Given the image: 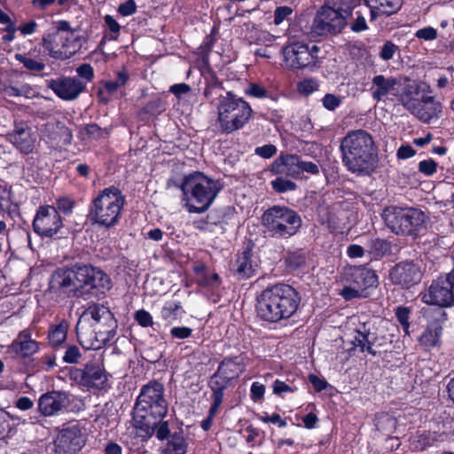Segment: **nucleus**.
Wrapping results in <instances>:
<instances>
[{
	"instance_id": "obj_1",
	"label": "nucleus",
	"mask_w": 454,
	"mask_h": 454,
	"mask_svg": "<svg viewBox=\"0 0 454 454\" xmlns=\"http://www.w3.org/2000/svg\"><path fill=\"white\" fill-rule=\"evenodd\" d=\"M346 168L357 176H371L378 167V148L372 136L364 129L348 131L340 144Z\"/></svg>"
},
{
	"instance_id": "obj_2",
	"label": "nucleus",
	"mask_w": 454,
	"mask_h": 454,
	"mask_svg": "<svg viewBox=\"0 0 454 454\" xmlns=\"http://www.w3.org/2000/svg\"><path fill=\"white\" fill-rule=\"evenodd\" d=\"M54 288H72L80 294L98 297L112 287L110 278L99 268L90 264H74L69 269H59L51 276Z\"/></svg>"
},
{
	"instance_id": "obj_3",
	"label": "nucleus",
	"mask_w": 454,
	"mask_h": 454,
	"mask_svg": "<svg viewBox=\"0 0 454 454\" xmlns=\"http://www.w3.org/2000/svg\"><path fill=\"white\" fill-rule=\"evenodd\" d=\"M300 302L301 297L294 287L278 284L262 292L257 299V314L264 321L277 323L293 317Z\"/></svg>"
},
{
	"instance_id": "obj_4",
	"label": "nucleus",
	"mask_w": 454,
	"mask_h": 454,
	"mask_svg": "<svg viewBox=\"0 0 454 454\" xmlns=\"http://www.w3.org/2000/svg\"><path fill=\"white\" fill-rule=\"evenodd\" d=\"M168 412V403L164 397V387L158 381H150L145 385L137 398L133 411V421L136 427L152 434L160 420Z\"/></svg>"
},
{
	"instance_id": "obj_5",
	"label": "nucleus",
	"mask_w": 454,
	"mask_h": 454,
	"mask_svg": "<svg viewBox=\"0 0 454 454\" xmlns=\"http://www.w3.org/2000/svg\"><path fill=\"white\" fill-rule=\"evenodd\" d=\"M223 185L202 172L194 171L184 177L180 185L184 207L189 213H204L212 205Z\"/></svg>"
},
{
	"instance_id": "obj_6",
	"label": "nucleus",
	"mask_w": 454,
	"mask_h": 454,
	"mask_svg": "<svg viewBox=\"0 0 454 454\" xmlns=\"http://www.w3.org/2000/svg\"><path fill=\"white\" fill-rule=\"evenodd\" d=\"M125 204L126 198L119 188H105L91 200L88 217L93 224L110 229L120 223Z\"/></svg>"
},
{
	"instance_id": "obj_7",
	"label": "nucleus",
	"mask_w": 454,
	"mask_h": 454,
	"mask_svg": "<svg viewBox=\"0 0 454 454\" xmlns=\"http://www.w3.org/2000/svg\"><path fill=\"white\" fill-rule=\"evenodd\" d=\"M430 92V87L417 81L405 83L401 90L395 93L398 102L411 114L424 122H429L438 117L442 112V105L432 96L422 95Z\"/></svg>"
},
{
	"instance_id": "obj_8",
	"label": "nucleus",
	"mask_w": 454,
	"mask_h": 454,
	"mask_svg": "<svg viewBox=\"0 0 454 454\" xmlns=\"http://www.w3.org/2000/svg\"><path fill=\"white\" fill-rule=\"evenodd\" d=\"M216 110L219 128L225 134L243 129L254 114L250 104L232 91L218 98Z\"/></svg>"
},
{
	"instance_id": "obj_9",
	"label": "nucleus",
	"mask_w": 454,
	"mask_h": 454,
	"mask_svg": "<svg viewBox=\"0 0 454 454\" xmlns=\"http://www.w3.org/2000/svg\"><path fill=\"white\" fill-rule=\"evenodd\" d=\"M42 46L55 59H67L81 48L80 36L67 20H59L45 31Z\"/></svg>"
},
{
	"instance_id": "obj_10",
	"label": "nucleus",
	"mask_w": 454,
	"mask_h": 454,
	"mask_svg": "<svg viewBox=\"0 0 454 454\" xmlns=\"http://www.w3.org/2000/svg\"><path fill=\"white\" fill-rule=\"evenodd\" d=\"M301 216L287 207L273 206L262 215V224L274 239H287L295 235L301 226Z\"/></svg>"
},
{
	"instance_id": "obj_11",
	"label": "nucleus",
	"mask_w": 454,
	"mask_h": 454,
	"mask_svg": "<svg viewBox=\"0 0 454 454\" xmlns=\"http://www.w3.org/2000/svg\"><path fill=\"white\" fill-rule=\"evenodd\" d=\"M386 225L398 235H417L426 223L425 214L413 207H389L384 210Z\"/></svg>"
},
{
	"instance_id": "obj_12",
	"label": "nucleus",
	"mask_w": 454,
	"mask_h": 454,
	"mask_svg": "<svg viewBox=\"0 0 454 454\" xmlns=\"http://www.w3.org/2000/svg\"><path fill=\"white\" fill-rule=\"evenodd\" d=\"M319 47L296 42L286 45L282 50L283 62L290 69H303L315 67L317 62Z\"/></svg>"
},
{
	"instance_id": "obj_13",
	"label": "nucleus",
	"mask_w": 454,
	"mask_h": 454,
	"mask_svg": "<svg viewBox=\"0 0 454 454\" xmlns=\"http://www.w3.org/2000/svg\"><path fill=\"white\" fill-rule=\"evenodd\" d=\"M343 12L333 8L328 3L317 12L311 30L317 35H328L340 33L346 26Z\"/></svg>"
},
{
	"instance_id": "obj_14",
	"label": "nucleus",
	"mask_w": 454,
	"mask_h": 454,
	"mask_svg": "<svg viewBox=\"0 0 454 454\" xmlns=\"http://www.w3.org/2000/svg\"><path fill=\"white\" fill-rule=\"evenodd\" d=\"M70 379L88 389H104L107 387L109 375L103 364L97 362L88 363L83 368H72Z\"/></svg>"
},
{
	"instance_id": "obj_15",
	"label": "nucleus",
	"mask_w": 454,
	"mask_h": 454,
	"mask_svg": "<svg viewBox=\"0 0 454 454\" xmlns=\"http://www.w3.org/2000/svg\"><path fill=\"white\" fill-rule=\"evenodd\" d=\"M63 228L62 217L52 206L38 207L33 220V230L41 238H53Z\"/></svg>"
},
{
	"instance_id": "obj_16",
	"label": "nucleus",
	"mask_w": 454,
	"mask_h": 454,
	"mask_svg": "<svg viewBox=\"0 0 454 454\" xmlns=\"http://www.w3.org/2000/svg\"><path fill=\"white\" fill-rule=\"evenodd\" d=\"M86 437L79 424H69L60 429L54 441L56 454H77L85 445Z\"/></svg>"
},
{
	"instance_id": "obj_17",
	"label": "nucleus",
	"mask_w": 454,
	"mask_h": 454,
	"mask_svg": "<svg viewBox=\"0 0 454 454\" xmlns=\"http://www.w3.org/2000/svg\"><path fill=\"white\" fill-rule=\"evenodd\" d=\"M77 338L85 349H100L112 340L115 333H110L100 326H90L83 320H78L76 325Z\"/></svg>"
},
{
	"instance_id": "obj_18",
	"label": "nucleus",
	"mask_w": 454,
	"mask_h": 454,
	"mask_svg": "<svg viewBox=\"0 0 454 454\" xmlns=\"http://www.w3.org/2000/svg\"><path fill=\"white\" fill-rule=\"evenodd\" d=\"M355 333L352 340L353 349L359 352H367L372 356L376 355V351L372 346L377 339L376 333L372 332L373 324L367 316H358L352 318Z\"/></svg>"
},
{
	"instance_id": "obj_19",
	"label": "nucleus",
	"mask_w": 454,
	"mask_h": 454,
	"mask_svg": "<svg viewBox=\"0 0 454 454\" xmlns=\"http://www.w3.org/2000/svg\"><path fill=\"white\" fill-rule=\"evenodd\" d=\"M423 302L439 307L454 305L448 276L438 278L421 293Z\"/></svg>"
},
{
	"instance_id": "obj_20",
	"label": "nucleus",
	"mask_w": 454,
	"mask_h": 454,
	"mask_svg": "<svg viewBox=\"0 0 454 454\" xmlns=\"http://www.w3.org/2000/svg\"><path fill=\"white\" fill-rule=\"evenodd\" d=\"M79 320H83L90 326H100L104 330L116 333L117 321L110 309L103 305L92 304L89 306Z\"/></svg>"
},
{
	"instance_id": "obj_21",
	"label": "nucleus",
	"mask_w": 454,
	"mask_h": 454,
	"mask_svg": "<svg viewBox=\"0 0 454 454\" xmlns=\"http://www.w3.org/2000/svg\"><path fill=\"white\" fill-rule=\"evenodd\" d=\"M421 278L420 268L410 262L398 263L390 272V279L394 284L407 288L418 284Z\"/></svg>"
},
{
	"instance_id": "obj_22",
	"label": "nucleus",
	"mask_w": 454,
	"mask_h": 454,
	"mask_svg": "<svg viewBox=\"0 0 454 454\" xmlns=\"http://www.w3.org/2000/svg\"><path fill=\"white\" fill-rule=\"evenodd\" d=\"M32 329L25 328L19 332L9 346V349L21 358H27L41 348V343L32 338Z\"/></svg>"
},
{
	"instance_id": "obj_23",
	"label": "nucleus",
	"mask_w": 454,
	"mask_h": 454,
	"mask_svg": "<svg viewBox=\"0 0 454 454\" xmlns=\"http://www.w3.org/2000/svg\"><path fill=\"white\" fill-rule=\"evenodd\" d=\"M52 90L62 99L72 100L86 88V83L76 78L64 77L51 82Z\"/></svg>"
},
{
	"instance_id": "obj_24",
	"label": "nucleus",
	"mask_w": 454,
	"mask_h": 454,
	"mask_svg": "<svg viewBox=\"0 0 454 454\" xmlns=\"http://www.w3.org/2000/svg\"><path fill=\"white\" fill-rule=\"evenodd\" d=\"M67 402V395L64 392H47L40 396L38 410L43 416H53L65 408Z\"/></svg>"
},
{
	"instance_id": "obj_25",
	"label": "nucleus",
	"mask_w": 454,
	"mask_h": 454,
	"mask_svg": "<svg viewBox=\"0 0 454 454\" xmlns=\"http://www.w3.org/2000/svg\"><path fill=\"white\" fill-rule=\"evenodd\" d=\"M270 170L274 175L299 178V156L296 154H281L273 160Z\"/></svg>"
},
{
	"instance_id": "obj_26",
	"label": "nucleus",
	"mask_w": 454,
	"mask_h": 454,
	"mask_svg": "<svg viewBox=\"0 0 454 454\" xmlns=\"http://www.w3.org/2000/svg\"><path fill=\"white\" fill-rule=\"evenodd\" d=\"M9 141L25 154L32 153L35 147V138L31 136L29 129L23 126L16 127L9 134Z\"/></svg>"
},
{
	"instance_id": "obj_27",
	"label": "nucleus",
	"mask_w": 454,
	"mask_h": 454,
	"mask_svg": "<svg viewBox=\"0 0 454 454\" xmlns=\"http://www.w3.org/2000/svg\"><path fill=\"white\" fill-rule=\"evenodd\" d=\"M397 81L394 77H386L383 74L375 75L372 80L370 91L376 101L384 99L396 85Z\"/></svg>"
},
{
	"instance_id": "obj_28",
	"label": "nucleus",
	"mask_w": 454,
	"mask_h": 454,
	"mask_svg": "<svg viewBox=\"0 0 454 454\" xmlns=\"http://www.w3.org/2000/svg\"><path fill=\"white\" fill-rule=\"evenodd\" d=\"M258 268L256 259L251 249L244 250L236 261V272L239 278H248L254 275Z\"/></svg>"
},
{
	"instance_id": "obj_29",
	"label": "nucleus",
	"mask_w": 454,
	"mask_h": 454,
	"mask_svg": "<svg viewBox=\"0 0 454 454\" xmlns=\"http://www.w3.org/2000/svg\"><path fill=\"white\" fill-rule=\"evenodd\" d=\"M375 5L370 9L372 20L379 16H390L396 13L402 4L403 0H372Z\"/></svg>"
},
{
	"instance_id": "obj_30",
	"label": "nucleus",
	"mask_w": 454,
	"mask_h": 454,
	"mask_svg": "<svg viewBox=\"0 0 454 454\" xmlns=\"http://www.w3.org/2000/svg\"><path fill=\"white\" fill-rule=\"evenodd\" d=\"M353 282L362 291L377 285L378 277L373 270L366 268H354L351 272Z\"/></svg>"
},
{
	"instance_id": "obj_31",
	"label": "nucleus",
	"mask_w": 454,
	"mask_h": 454,
	"mask_svg": "<svg viewBox=\"0 0 454 454\" xmlns=\"http://www.w3.org/2000/svg\"><path fill=\"white\" fill-rule=\"evenodd\" d=\"M442 331V328L439 323H432L422 333L419 339V343L427 349L439 346Z\"/></svg>"
},
{
	"instance_id": "obj_32",
	"label": "nucleus",
	"mask_w": 454,
	"mask_h": 454,
	"mask_svg": "<svg viewBox=\"0 0 454 454\" xmlns=\"http://www.w3.org/2000/svg\"><path fill=\"white\" fill-rule=\"evenodd\" d=\"M182 303L179 301H167L160 309V317L167 324L171 325L178 320L184 314Z\"/></svg>"
},
{
	"instance_id": "obj_33",
	"label": "nucleus",
	"mask_w": 454,
	"mask_h": 454,
	"mask_svg": "<svg viewBox=\"0 0 454 454\" xmlns=\"http://www.w3.org/2000/svg\"><path fill=\"white\" fill-rule=\"evenodd\" d=\"M244 371V366L238 357L225 358L219 364L217 372L223 374L225 379L233 380Z\"/></svg>"
},
{
	"instance_id": "obj_34",
	"label": "nucleus",
	"mask_w": 454,
	"mask_h": 454,
	"mask_svg": "<svg viewBox=\"0 0 454 454\" xmlns=\"http://www.w3.org/2000/svg\"><path fill=\"white\" fill-rule=\"evenodd\" d=\"M67 331L68 324L64 320L56 325L51 326L48 332L50 344L54 348L61 346L67 339Z\"/></svg>"
},
{
	"instance_id": "obj_35",
	"label": "nucleus",
	"mask_w": 454,
	"mask_h": 454,
	"mask_svg": "<svg viewBox=\"0 0 454 454\" xmlns=\"http://www.w3.org/2000/svg\"><path fill=\"white\" fill-rule=\"evenodd\" d=\"M196 281L205 287H216L219 286V276L215 272L206 270L204 266L195 267Z\"/></svg>"
},
{
	"instance_id": "obj_36",
	"label": "nucleus",
	"mask_w": 454,
	"mask_h": 454,
	"mask_svg": "<svg viewBox=\"0 0 454 454\" xmlns=\"http://www.w3.org/2000/svg\"><path fill=\"white\" fill-rule=\"evenodd\" d=\"M187 445V442L183 435L174 434L168 442L163 454H185Z\"/></svg>"
},
{
	"instance_id": "obj_37",
	"label": "nucleus",
	"mask_w": 454,
	"mask_h": 454,
	"mask_svg": "<svg viewBox=\"0 0 454 454\" xmlns=\"http://www.w3.org/2000/svg\"><path fill=\"white\" fill-rule=\"evenodd\" d=\"M14 58L31 72H41L45 68V64L42 59H34L29 53H16Z\"/></svg>"
},
{
	"instance_id": "obj_38",
	"label": "nucleus",
	"mask_w": 454,
	"mask_h": 454,
	"mask_svg": "<svg viewBox=\"0 0 454 454\" xmlns=\"http://www.w3.org/2000/svg\"><path fill=\"white\" fill-rule=\"evenodd\" d=\"M231 380L225 379L223 374L216 371L210 378L208 385L213 395H220L223 398V390L230 385Z\"/></svg>"
},
{
	"instance_id": "obj_39",
	"label": "nucleus",
	"mask_w": 454,
	"mask_h": 454,
	"mask_svg": "<svg viewBox=\"0 0 454 454\" xmlns=\"http://www.w3.org/2000/svg\"><path fill=\"white\" fill-rule=\"evenodd\" d=\"M390 250V245L384 239H375L369 242L368 252L373 257H381Z\"/></svg>"
},
{
	"instance_id": "obj_40",
	"label": "nucleus",
	"mask_w": 454,
	"mask_h": 454,
	"mask_svg": "<svg viewBox=\"0 0 454 454\" xmlns=\"http://www.w3.org/2000/svg\"><path fill=\"white\" fill-rule=\"evenodd\" d=\"M298 387L294 382H287L281 380H276L272 384L273 394L283 396L285 394L294 393Z\"/></svg>"
},
{
	"instance_id": "obj_41",
	"label": "nucleus",
	"mask_w": 454,
	"mask_h": 454,
	"mask_svg": "<svg viewBox=\"0 0 454 454\" xmlns=\"http://www.w3.org/2000/svg\"><path fill=\"white\" fill-rule=\"evenodd\" d=\"M360 0H327L328 4L333 8L343 12L348 18L350 14V11L355 7Z\"/></svg>"
},
{
	"instance_id": "obj_42",
	"label": "nucleus",
	"mask_w": 454,
	"mask_h": 454,
	"mask_svg": "<svg viewBox=\"0 0 454 454\" xmlns=\"http://www.w3.org/2000/svg\"><path fill=\"white\" fill-rule=\"evenodd\" d=\"M270 184L273 190L279 193L294 191L297 187L295 183L283 177H278L275 180H272Z\"/></svg>"
},
{
	"instance_id": "obj_43",
	"label": "nucleus",
	"mask_w": 454,
	"mask_h": 454,
	"mask_svg": "<svg viewBox=\"0 0 454 454\" xmlns=\"http://www.w3.org/2000/svg\"><path fill=\"white\" fill-rule=\"evenodd\" d=\"M245 94L256 98H265L270 96V92L263 86L255 82L249 83L245 89Z\"/></svg>"
},
{
	"instance_id": "obj_44",
	"label": "nucleus",
	"mask_w": 454,
	"mask_h": 454,
	"mask_svg": "<svg viewBox=\"0 0 454 454\" xmlns=\"http://www.w3.org/2000/svg\"><path fill=\"white\" fill-rule=\"evenodd\" d=\"M343 97L333 93H327L324 96L321 102L323 106L328 111H334L342 103Z\"/></svg>"
},
{
	"instance_id": "obj_45",
	"label": "nucleus",
	"mask_w": 454,
	"mask_h": 454,
	"mask_svg": "<svg viewBox=\"0 0 454 454\" xmlns=\"http://www.w3.org/2000/svg\"><path fill=\"white\" fill-rule=\"evenodd\" d=\"M81 357L82 353L79 348L75 345H69L66 348L63 361L67 364H78Z\"/></svg>"
},
{
	"instance_id": "obj_46",
	"label": "nucleus",
	"mask_w": 454,
	"mask_h": 454,
	"mask_svg": "<svg viewBox=\"0 0 454 454\" xmlns=\"http://www.w3.org/2000/svg\"><path fill=\"white\" fill-rule=\"evenodd\" d=\"M318 88V84L314 79H304L300 82L297 85V90L301 94L309 95L316 91Z\"/></svg>"
},
{
	"instance_id": "obj_47",
	"label": "nucleus",
	"mask_w": 454,
	"mask_h": 454,
	"mask_svg": "<svg viewBox=\"0 0 454 454\" xmlns=\"http://www.w3.org/2000/svg\"><path fill=\"white\" fill-rule=\"evenodd\" d=\"M104 20L106 25L109 28L110 32L112 33L109 39L117 40L121 30V26L119 25V23L115 20V19L113 16L108 14L104 17Z\"/></svg>"
},
{
	"instance_id": "obj_48",
	"label": "nucleus",
	"mask_w": 454,
	"mask_h": 454,
	"mask_svg": "<svg viewBox=\"0 0 454 454\" xmlns=\"http://www.w3.org/2000/svg\"><path fill=\"white\" fill-rule=\"evenodd\" d=\"M398 47L390 41L385 43L380 51V57L383 60H389L393 59L395 53L397 51Z\"/></svg>"
},
{
	"instance_id": "obj_49",
	"label": "nucleus",
	"mask_w": 454,
	"mask_h": 454,
	"mask_svg": "<svg viewBox=\"0 0 454 454\" xmlns=\"http://www.w3.org/2000/svg\"><path fill=\"white\" fill-rule=\"evenodd\" d=\"M306 172L310 175H318L319 167L312 161H304L299 156V176L301 173Z\"/></svg>"
},
{
	"instance_id": "obj_50",
	"label": "nucleus",
	"mask_w": 454,
	"mask_h": 454,
	"mask_svg": "<svg viewBox=\"0 0 454 454\" xmlns=\"http://www.w3.org/2000/svg\"><path fill=\"white\" fill-rule=\"evenodd\" d=\"M135 320L142 327H148V326L153 325V324L152 315L145 309H139L135 313Z\"/></svg>"
},
{
	"instance_id": "obj_51",
	"label": "nucleus",
	"mask_w": 454,
	"mask_h": 454,
	"mask_svg": "<svg viewBox=\"0 0 454 454\" xmlns=\"http://www.w3.org/2000/svg\"><path fill=\"white\" fill-rule=\"evenodd\" d=\"M292 12V8L288 6L278 7L274 12V24H281Z\"/></svg>"
},
{
	"instance_id": "obj_52",
	"label": "nucleus",
	"mask_w": 454,
	"mask_h": 454,
	"mask_svg": "<svg viewBox=\"0 0 454 454\" xmlns=\"http://www.w3.org/2000/svg\"><path fill=\"white\" fill-rule=\"evenodd\" d=\"M192 333V329L186 326H175L170 330L172 338L184 340L189 338Z\"/></svg>"
},
{
	"instance_id": "obj_53",
	"label": "nucleus",
	"mask_w": 454,
	"mask_h": 454,
	"mask_svg": "<svg viewBox=\"0 0 454 454\" xmlns=\"http://www.w3.org/2000/svg\"><path fill=\"white\" fill-rule=\"evenodd\" d=\"M409 309L404 307H398L395 311V316L397 320L403 325L404 331L407 333L410 324H409Z\"/></svg>"
},
{
	"instance_id": "obj_54",
	"label": "nucleus",
	"mask_w": 454,
	"mask_h": 454,
	"mask_svg": "<svg viewBox=\"0 0 454 454\" xmlns=\"http://www.w3.org/2000/svg\"><path fill=\"white\" fill-rule=\"evenodd\" d=\"M416 37L423 39L425 41H432L437 37V30L432 27H427L419 29L416 34Z\"/></svg>"
},
{
	"instance_id": "obj_55",
	"label": "nucleus",
	"mask_w": 454,
	"mask_h": 454,
	"mask_svg": "<svg viewBox=\"0 0 454 454\" xmlns=\"http://www.w3.org/2000/svg\"><path fill=\"white\" fill-rule=\"evenodd\" d=\"M356 18L355 21L351 24V29L354 32H361L364 31L368 28L365 18L362 12V11L356 12Z\"/></svg>"
},
{
	"instance_id": "obj_56",
	"label": "nucleus",
	"mask_w": 454,
	"mask_h": 454,
	"mask_svg": "<svg viewBox=\"0 0 454 454\" xmlns=\"http://www.w3.org/2000/svg\"><path fill=\"white\" fill-rule=\"evenodd\" d=\"M437 164L433 160H425L419 163V170L426 176H432L436 172Z\"/></svg>"
},
{
	"instance_id": "obj_57",
	"label": "nucleus",
	"mask_w": 454,
	"mask_h": 454,
	"mask_svg": "<svg viewBox=\"0 0 454 454\" xmlns=\"http://www.w3.org/2000/svg\"><path fill=\"white\" fill-rule=\"evenodd\" d=\"M76 72L78 75L85 79L86 82H91L94 78V70L90 64H82L77 67Z\"/></svg>"
},
{
	"instance_id": "obj_58",
	"label": "nucleus",
	"mask_w": 454,
	"mask_h": 454,
	"mask_svg": "<svg viewBox=\"0 0 454 454\" xmlns=\"http://www.w3.org/2000/svg\"><path fill=\"white\" fill-rule=\"evenodd\" d=\"M277 153V147L273 145H264L255 148V154L264 159H270Z\"/></svg>"
},
{
	"instance_id": "obj_59",
	"label": "nucleus",
	"mask_w": 454,
	"mask_h": 454,
	"mask_svg": "<svg viewBox=\"0 0 454 454\" xmlns=\"http://www.w3.org/2000/svg\"><path fill=\"white\" fill-rule=\"evenodd\" d=\"M154 430H156L155 431L156 437L160 441H163V440L168 438L169 434H170V431L168 428V423L167 421L161 422V420H160L158 422V424L156 425V427H154L153 431Z\"/></svg>"
},
{
	"instance_id": "obj_60",
	"label": "nucleus",
	"mask_w": 454,
	"mask_h": 454,
	"mask_svg": "<svg viewBox=\"0 0 454 454\" xmlns=\"http://www.w3.org/2000/svg\"><path fill=\"white\" fill-rule=\"evenodd\" d=\"M137 4L134 0H128L118 7V12L122 16H129L136 12Z\"/></svg>"
},
{
	"instance_id": "obj_61",
	"label": "nucleus",
	"mask_w": 454,
	"mask_h": 454,
	"mask_svg": "<svg viewBox=\"0 0 454 454\" xmlns=\"http://www.w3.org/2000/svg\"><path fill=\"white\" fill-rule=\"evenodd\" d=\"M265 392V387L260 382H254L250 389V396L252 400L257 402L263 397Z\"/></svg>"
},
{
	"instance_id": "obj_62",
	"label": "nucleus",
	"mask_w": 454,
	"mask_h": 454,
	"mask_svg": "<svg viewBox=\"0 0 454 454\" xmlns=\"http://www.w3.org/2000/svg\"><path fill=\"white\" fill-rule=\"evenodd\" d=\"M10 414L0 408V437H3L6 431L10 429Z\"/></svg>"
},
{
	"instance_id": "obj_63",
	"label": "nucleus",
	"mask_w": 454,
	"mask_h": 454,
	"mask_svg": "<svg viewBox=\"0 0 454 454\" xmlns=\"http://www.w3.org/2000/svg\"><path fill=\"white\" fill-rule=\"evenodd\" d=\"M82 134L91 138H98L102 136L103 131L97 124H89L82 129Z\"/></svg>"
},
{
	"instance_id": "obj_64",
	"label": "nucleus",
	"mask_w": 454,
	"mask_h": 454,
	"mask_svg": "<svg viewBox=\"0 0 454 454\" xmlns=\"http://www.w3.org/2000/svg\"><path fill=\"white\" fill-rule=\"evenodd\" d=\"M144 110L151 114H155L162 111V102L160 99L157 98L152 101H149L145 106Z\"/></svg>"
}]
</instances>
